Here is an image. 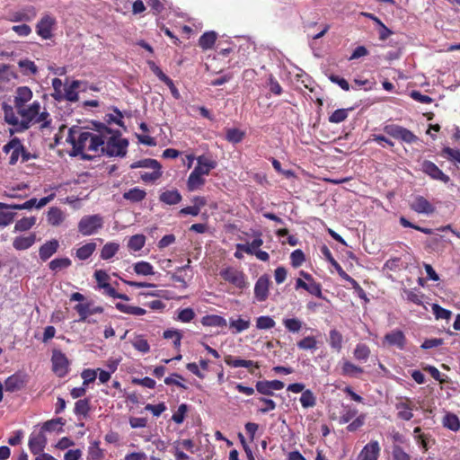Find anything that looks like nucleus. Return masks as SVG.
<instances>
[{
	"instance_id": "6",
	"label": "nucleus",
	"mask_w": 460,
	"mask_h": 460,
	"mask_svg": "<svg viewBox=\"0 0 460 460\" xmlns=\"http://www.w3.org/2000/svg\"><path fill=\"white\" fill-rule=\"evenodd\" d=\"M52 369L54 373L59 376H65L68 372V359L66 355L60 350H53L52 358Z\"/></svg>"
},
{
	"instance_id": "56",
	"label": "nucleus",
	"mask_w": 460,
	"mask_h": 460,
	"mask_svg": "<svg viewBox=\"0 0 460 460\" xmlns=\"http://www.w3.org/2000/svg\"><path fill=\"white\" fill-rule=\"evenodd\" d=\"M432 312L437 319H446L448 320L451 315L452 312L441 307L438 304L432 305Z\"/></svg>"
},
{
	"instance_id": "41",
	"label": "nucleus",
	"mask_w": 460,
	"mask_h": 460,
	"mask_svg": "<svg viewBox=\"0 0 460 460\" xmlns=\"http://www.w3.org/2000/svg\"><path fill=\"white\" fill-rule=\"evenodd\" d=\"M245 136V133L238 128H228L226 134V139L233 144L240 143Z\"/></svg>"
},
{
	"instance_id": "1",
	"label": "nucleus",
	"mask_w": 460,
	"mask_h": 460,
	"mask_svg": "<svg viewBox=\"0 0 460 460\" xmlns=\"http://www.w3.org/2000/svg\"><path fill=\"white\" fill-rule=\"evenodd\" d=\"M66 142L73 146L71 155H82L84 160L92 158V155L85 152L108 156H124L128 145L127 139L121 138L118 132L112 131L104 125H101L95 130H87L73 126L68 130Z\"/></svg>"
},
{
	"instance_id": "18",
	"label": "nucleus",
	"mask_w": 460,
	"mask_h": 460,
	"mask_svg": "<svg viewBox=\"0 0 460 460\" xmlns=\"http://www.w3.org/2000/svg\"><path fill=\"white\" fill-rule=\"evenodd\" d=\"M66 214L58 207H51L47 213V221L52 226H58L66 220Z\"/></svg>"
},
{
	"instance_id": "5",
	"label": "nucleus",
	"mask_w": 460,
	"mask_h": 460,
	"mask_svg": "<svg viewBox=\"0 0 460 460\" xmlns=\"http://www.w3.org/2000/svg\"><path fill=\"white\" fill-rule=\"evenodd\" d=\"M420 170L432 180L440 181L444 183H447L450 181L449 176L444 173L437 164L429 160H424L421 162Z\"/></svg>"
},
{
	"instance_id": "27",
	"label": "nucleus",
	"mask_w": 460,
	"mask_h": 460,
	"mask_svg": "<svg viewBox=\"0 0 460 460\" xmlns=\"http://www.w3.org/2000/svg\"><path fill=\"white\" fill-rule=\"evenodd\" d=\"M160 200L167 205H175L181 200V195L177 190H166L161 193Z\"/></svg>"
},
{
	"instance_id": "17",
	"label": "nucleus",
	"mask_w": 460,
	"mask_h": 460,
	"mask_svg": "<svg viewBox=\"0 0 460 460\" xmlns=\"http://www.w3.org/2000/svg\"><path fill=\"white\" fill-rule=\"evenodd\" d=\"M32 98V92L27 86H21L16 90V95L14 97V107L16 110L26 105Z\"/></svg>"
},
{
	"instance_id": "57",
	"label": "nucleus",
	"mask_w": 460,
	"mask_h": 460,
	"mask_svg": "<svg viewBox=\"0 0 460 460\" xmlns=\"http://www.w3.org/2000/svg\"><path fill=\"white\" fill-rule=\"evenodd\" d=\"M163 336L164 339H173V345L175 348H179L181 346L182 335L180 331L166 330L164 332Z\"/></svg>"
},
{
	"instance_id": "43",
	"label": "nucleus",
	"mask_w": 460,
	"mask_h": 460,
	"mask_svg": "<svg viewBox=\"0 0 460 460\" xmlns=\"http://www.w3.org/2000/svg\"><path fill=\"white\" fill-rule=\"evenodd\" d=\"M297 347L303 350H315L317 341L314 336H306L297 342Z\"/></svg>"
},
{
	"instance_id": "19",
	"label": "nucleus",
	"mask_w": 460,
	"mask_h": 460,
	"mask_svg": "<svg viewBox=\"0 0 460 460\" xmlns=\"http://www.w3.org/2000/svg\"><path fill=\"white\" fill-rule=\"evenodd\" d=\"M24 382V376L22 375L13 374L5 380V390L11 393L19 391L23 387Z\"/></svg>"
},
{
	"instance_id": "51",
	"label": "nucleus",
	"mask_w": 460,
	"mask_h": 460,
	"mask_svg": "<svg viewBox=\"0 0 460 460\" xmlns=\"http://www.w3.org/2000/svg\"><path fill=\"white\" fill-rule=\"evenodd\" d=\"M88 454L92 460H100V459L103 458L104 452L100 447L99 441H93L91 444V446L89 447Z\"/></svg>"
},
{
	"instance_id": "40",
	"label": "nucleus",
	"mask_w": 460,
	"mask_h": 460,
	"mask_svg": "<svg viewBox=\"0 0 460 460\" xmlns=\"http://www.w3.org/2000/svg\"><path fill=\"white\" fill-rule=\"evenodd\" d=\"M283 325L288 332L296 333L302 329L303 322L298 318H285Z\"/></svg>"
},
{
	"instance_id": "28",
	"label": "nucleus",
	"mask_w": 460,
	"mask_h": 460,
	"mask_svg": "<svg viewBox=\"0 0 460 460\" xmlns=\"http://www.w3.org/2000/svg\"><path fill=\"white\" fill-rule=\"evenodd\" d=\"M443 426L452 431L460 430V420L459 418L451 412H447L442 420Z\"/></svg>"
},
{
	"instance_id": "25",
	"label": "nucleus",
	"mask_w": 460,
	"mask_h": 460,
	"mask_svg": "<svg viewBox=\"0 0 460 460\" xmlns=\"http://www.w3.org/2000/svg\"><path fill=\"white\" fill-rule=\"evenodd\" d=\"M201 324L208 327H226L227 325L226 320L217 314H208L203 316L200 321Z\"/></svg>"
},
{
	"instance_id": "4",
	"label": "nucleus",
	"mask_w": 460,
	"mask_h": 460,
	"mask_svg": "<svg viewBox=\"0 0 460 460\" xmlns=\"http://www.w3.org/2000/svg\"><path fill=\"white\" fill-rule=\"evenodd\" d=\"M219 274L224 280L233 284L240 289L245 288L248 285L243 272L234 268L228 267L223 269L220 270Z\"/></svg>"
},
{
	"instance_id": "38",
	"label": "nucleus",
	"mask_w": 460,
	"mask_h": 460,
	"mask_svg": "<svg viewBox=\"0 0 460 460\" xmlns=\"http://www.w3.org/2000/svg\"><path fill=\"white\" fill-rule=\"evenodd\" d=\"M131 169L136 168H150V169H161V164L155 159L146 158L130 164Z\"/></svg>"
},
{
	"instance_id": "34",
	"label": "nucleus",
	"mask_w": 460,
	"mask_h": 460,
	"mask_svg": "<svg viewBox=\"0 0 460 460\" xmlns=\"http://www.w3.org/2000/svg\"><path fill=\"white\" fill-rule=\"evenodd\" d=\"M115 307L121 313L133 314V315H144L146 311L144 308L129 305L122 303H117Z\"/></svg>"
},
{
	"instance_id": "23",
	"label": "nucleus",
	"mask_w": 460,
	"mask_h": 460,
	"mask_svg": "<svg viewBox=\"0 0 460 460\" xmlns=\"http://www.w3.org/2000/svg\"><path fill=\"white\" fill-rule=\"evenodd\" d=\"M251 321L249 317L243 318L240 316L238 319L231 318L229 320V327L232 329V332L234 334L243 332V331L249 329Z\"/></svg>"
},
{
	"instance_id": "35",
	"label": "nucleus",
	"mask_w": 460,
	"mask_h": 460,
	"mask_svg": "<svg viewBox=\"0 0 460 460\" xmlns=\"http://www.w3.org/2000/svg\"><path fill=\"white\" fill-rule=\"evenodd\" d=\"M146 243V236L144 234H135L132 235L128 242V247L129 250L133 252H138L140 251Z\"/></svg>"
},
{
	"instance_id": "7",
	"label": "nucleus",
	"mask_w": 460,
	"mask_h": 460,
	"mask_svg": "<svg viewBox=\"0 0 460 460\" xmlns=\"http://www.w3.org/2000/svg\"><path fill=\"white\" fill-rule=\"evenodd\" d=\"M56 25V19L49 15L44 14L36 26V31L44 40H49L52 36V30Z\"/></svg>"
},
{
	"instance_id": "13",
	"label": "nucleus",
	"mask_w": 460,
	"mask_h": 460,
	"mask_svg": "<svg viewBox=\"0 0 460 460\" xmlns=\"http://www.w3.org/2000/svg\"><path fill=\"white\" fill-rule=\"evenodd\" d=\"M411 208L419 214L426 215H430L435 211V207L422 196L414 198L411 203Z\"/></svg>"
},
{
	"instance_id": "48",
	"label": "nucleus",
	"mask_w": 460,
	"mask_h": 460,
	"mask_svg": "<svg viewBox=\"0 0 460 460\" xmlns=\"http://www.w3.org/2000/svg\"><path fill=\"white\" fill-rule=\"evenodd\" d=\"M275 321L268 315L260 316L256 319V328L259 330H269L275 326Z\"/></svg>"
},
{
	"instance_id": "24",
	"label": "nucleus",
	"mask_w": 460,
	"mask_h": 460,
	"mask_svg": "<svg viewBox=\"0 0 460 460\" xmlns=\"http://www.w3.org/2000/svg\"><path fill=\"white\" fill-rule=\"evenodd\" d=\"M262 244L263 240L261 238V234H258L251 243L237 244V249L247 254L253 255Z\"/></svg>"
},
{
	"instance_id": "60",
	"label": "nucleus",
	"mask_w": 460,
	"mask_h": 460,
	"mask_svg": "<svg viewBox=\"0 0 460 460\" xmlns=\"http://www.w3.org/2000/svg\"><path fill=\"white\" fill-rule=\"evenodd\" d=\"M94 278H95V279L97 281L98 288H101V289L103 288V286L109 284L108 281L110 279V276L107 274L106 271H104L102 270H95Z\"/></svg>"
},
{
	"instance_id": "30",
	"label": "nucleus",
	"mask_w": 460,
	"mask_h": 460,
	"mask_svg": "<svg viewBox=\"0 0 460 460\" xmlns=\"http://www.w3.org/2000/svg\"><path fill=\"white\" fill-rule=\"evenodd\" d=\"M119 249V243L109 242L102 248L100 257L105 261L110 260L118 252Z\"/></svg>"
},
{
	"instance_id": "11",
	"label": "nucleus",
	"mask_w": 460,
	"mask_h": 460,
	"mask_svg": "<svg viewBox=\"0 0 460 460\" xmlns=\"http://www.w3.org/2000/svg\"><path fill=\"white\" fill-rule=\"evenodd\" d=\"M284 386V383L279 380L258 381L256 383V390L264 395H273L274 391L281 390Z\"/></svg>"
},
{
	"instance_id": "37",
	"label": "nucleus",
	"mask_w": 460,
	"mask_h": 460,
	"mask_svg": "<svg viewBox=\"0 0 460 460\" xmlns=\"http://www.w3.org/2000/svg\"><path fill=\"white\" fill-rule=\"evenodd\" d=\"M217 40V34L214 31L204 33L199 40V45L203 49H209L213 47Z\"/></svg>"
},
{
	"instance_id": "52",
	"label": "nucleus",
	"mask_w": 460,
	"mask_h": 460,
	"mask_svg": "<svg viewBox=\"0 0 460 460\" xmlns=\"http://www.w3.org/2000/svg\"><path fill=\"white\" fill-rule=\"evenodd\" d=\"M90 410V402L88 399L78 400L75 405V413L85 417Z\"/></svg>"
},
{
	"instance_id": "3",
	"label": "nucleus",
	"mask_w": 460,
	"mask_h": 460,
	"mask_svg": "<svg viewBox=\"0 0 460 460\" xmlns=\"http://www.w3.org/2000/svg\"><path fill=\"white\" fill-rule=\"evenodd\" d=\"M40 110V103L37 101L33 102L31 105L23 106L17 111L21 116V129H27L31 123H35L39 111Z\"/></svg>"
},
{
	"instance_id": "55",
	"label": "nucleus",
	"mask_w": 460,
	"mask_h": 460,
	"mask_svg": "<svg viewBox=\"0 0 460 460\" xmlns=\"http://www.w3.org/2000/svg\"><path fill=\"white\" fill-rule=\"evenodd\" d=\"M195 312L191 308H184L178 312L177 317L175 318L177 321L181 323H190L195 317Z\"/></svg>"
},
{
	"instance_id": "54",
	"label": "nucleus",
	"mask_w": 460,
	"mask_h": 460,
	"mask_svg": "<svg viewBox=\"0 0 460 460\" xmlns=\"http://www.w3.org/2000/svg\"><path fill=\"white\" fill-rule=\"evenodd\" d=\"M18 65L24 74L36 75L38 72L36 65L31 60L22 59L18 62Z\"/></svg>"
},
{
	"instance_id": "61",
	"label": "nucleus",
	"mask_w": 460,
	"mask_h": 460,
	"mask_svg": "<svg viewBox=\"0 0 460 460\" xmlns=\"http://www.w3.org/2000/svg\"><path fill=\"white\" fill-rule=\"evenodd\" d=\"M133 347L142 352L146 353L150 350V346L146 339H143L142 337H137L135 339V341L132 342Z\"/></svg>"
},
{
	"instance_id": "64",
	"label": "nucleus",
	"mask_w": 460,
	"mask_h": 460,
	"mask_svg": "<svg viewBox=\"0 0 460 460\" xmlns=\"http://www.w3.org/2000/svg\"><path fill=\"white\" fill-rule=\"evenodd\" d=\"M145 410L158 417L166 410V405L164 402L155 405L148 403L145 406Z\"/></svg>"
},
{
	"instance_id": "16",
	"label": "nucleus",
	"mask_w": 460,
	"mask_h": 460,
	"mask_svg": "<svg viewBox=\"0 0 460 460\" xmlns=\"http://www.w3.org/2000/svg\"><path fill=\"white\" fill-rule=\"evenodd\" d=\"M385 342L389 346H394L400 349H402L405 345V336L400 330H394L385 334L384 338Z\"/></svg>"
},
{
	"instance_id": "14",
	"label": "nucleus",
	"mask_w": 460,
	"mask_h": 460,
	"mask_svg": "<svg viewBox=\"0 0 460 460\" xmlns=\"http://www.w3.org/2000/svg\"><path fill=\"white\" fill-rule=\"evenodd\" d=\"M295 288L296 290L303 288L311 295L317 296L318 298L323 297L322 287L319 283L315 282L314 280L305 281L303 279L298 278L296 280Z\"/></svg>"
},
{
	"instance_id": "46",
	"label": "nucleus",
	"mask_w": 460,
	"mask_h": 460,
	"mask_svg": "<svg viewBox=\"0 0 460 460\" xmlns=\"http://www.w3.org/2000/svg\"><path fill=\"white\" fill-rule=\"evenodd\" d=\"M441 155L446 159L460 164V150L446 146L441 151Z\"/></svg>"
},
{
	"instance_id": "20",
	"label": "nucleus",
	"mask_w": 460,
	"mask_h": 460,
	"mask_svg": "<svg viewBox=\"0 0 460 460\" xmlns=\"http://www.w3.org/2000/svg\"><path fill=\"white\" fill-rule=\"evenodd\" d=\"M35 240L34 234H30L27 236H17L13 242V246L18 251L27 250L33 245Z\"/></svg>"
},
{
	"instance_id": "21",
	"label": "nucleus",
	"mask_w": 460,
	"mask_h": 460,
	"mask_svg": "<svg viewBox=\"0 0 460 460\" xmlns=\"http://www.w3.org/2000/svg\"><path fill=\"white\" fill-rule=\"evenodd\" d=\"M395 408L398 411V412H397L398 418H400L403 420H410L412 419L413 407L411 405V402L409 400H406V402H400L396 403Z\"/></svg>"
},
{
	"instance_id": "47",
	"label": "nucleus",
	"mask_w": 460,
	"mask_h": 460,
	"mask_svg": "<svg viewBox=\"0 0 460 460\" xmlns=\"http://www.w3.org/2000/svg\"><path fill=\"white\" fill-rule=\"evenodd\" d=\"M71 260L68 258H57L49 262V269L54 271H58L66 269L71 265Z\"/></svg>"
},
{
	"instance_id": "32",
	"label": "nucleus",
	"mask_w": 460,
	"mask_h": 460,
	"mask_svg": "<svg viewBox=\"0 0 460 460\" xmlns=\"http://www.w3.org/2000/svg\"><path fill=\"white\" fill-rule=\"evenodd\" d=\"M96 249V243L93 242L87 243L84 245L81 246L76 250V257L81 260L84 261L87 260L92 256V254L94 252Z\"/></svg>"
},
{
	"instance_id": "36",
	"label": "nucleus",
	"mask_w": 460,
	"mask_h": 460,
	"mask_svg": "<svg viewBox=\"0 0 460 460\" xmlns=\"http://www.w3.org/2000/svg\"><path fill=\"white\" fill-rule=\"evenodd\" d=\"M133 267H134V271L137 275L149 276V275L155 274L153 266L147 261H142L136 262Z\"/></svg>"
},
{
	"instance_id": "9",
	"label": "nucleus",
	"mask_w": 460,
	"mask_h": 460,
	"mask_svg": "<svg viewBox=\"0 0 460 460\" xmlns=\"http://www.w3.org/2000/svg\"><path fill=\"white\" fill-rule=\"evenodd\" d=\"M75 310L79 314V322H86L88 317L95 314H102L103 308L102 306H94L92 303H80L75 306Z\"/></svg>"
},
{
	"instance_id": "2",
	"label": "nucleus",
	"mask_w": 460,
	"mask_h": 460,
	"mask_svg": "<svg viewBox=\"0 0 460 460\" xmlns=\"http://www.w3.org/2000/svg\"><path fill=\"white\" fill-rule=\"evenodd\" d=\"M103 226V217L101 215L84 216L78 223V232L84 236L96 234Z\"/></svg>"
},
{
	"instance_id": "8",
	"label": "nucleus",
	"mask_w": 460,
	"mask_h": 460,
	"mask_svg": "<svg viewBox=\"0 0 460 460\" xmlns=\"http://www.w3.org/2000/svg\"><path fill=\"white\" fill-rule=\"evenodd\" d=\"M270 277L261 275L254 286V297L259 302H264L269 296Z\"/></svg>"
},
{
	"instance_id": "22",
	"label": "nucleus",
	"mask_w": 460,
	"mask_h": 460,
	"mask_svg": "<svg viewBox=\"0 0 460 460\" xmlns=\"http://www.w3.org/2000/svg\"><path fill=\"white\" fill-rule=\"evenodd\" d=\"M59 243L57 240L47 242L40 248L39 254L42 261H47L50 258L58 249Z\"/></svg>"
},
{
	"instance_id": "50",
	"label": "nucleus",
	"mask_w": 460,
	"mask_h": 460,
	"mask_svg": "<svg viewBox=\"0 0 460 460\" xmlns=\"http://www.w3.org/2000/svg\"><path fill=\"white\" fill-rule=\"evenodd\" d=\"M363 369L355 364L345 361L342 366V374L350 376H357L358 374H361Z\"/></svg>"
},
{
	"instance_id": "63",
	"label": "nucleus",
	"mask_w": 460,
	"mask_h": 460,
	"mask_svg": "<svg viewBox=\"0 0 460 460\" xmlns=\"http://www.w3.org/2000/svg\"><path fill=\"white\" fill-rule=\"evenodd\" d=\"M403 127L394 124L386 125L384 128V131L389 136L399 139Z\"/></svg>"
},
{
	"instance_id": "31",
	"label": "nucleus",
	"mask_w": 460,
	"mask_h": 460,
	"mask_svg": "<svg viewBox=\"0 0 460 460\" xmlns=\"http://www.w3.org/2000/svg\"><path fill=\"white\" fill-rule=\"evenodd\" d=\"M146 193L144 190L135 187L124 192L123 198L131 202H139L146 198Z\"/></svg>"
},
{
	"instance_id": "49",
	"label": "nucleus",
	"mask_w": 460,
	"mask_h": 460,
	"mask_svg": "<svg viewBox=\"0 0 460 460\" xmlns=\"http://www.w3.org/2000/svg\"><path fill=\"white\" fill-rule=\"evenodd\" d=\"M370 355L369 348L363 343H358L354 349V357L362 361H367Z\"/></svg>"
},
{
	"instance_id": "26",
	"label": "nucleus",
	"mask_w": 460,
	"mask_h": 460,
	"mask_svg": "<svg viewBox=\"0 0 460 460\" xmlns=\"http://www.w3.org/2000/svg\"><path fill=\"white\" fill-rule=\"evenodd\" d=\"M205 182L206 180L203 175L192 171L187 181V188L190 191H194L200 189Z\"/></svg>"
},
{
	"instance_id": "33",
	"label": "nucleus",
	"mask_w": 460,
	"mask_h": 460,
	"mask_svg": "<svg viewBox=\"0 0 460 460\" xmlns=\"http://www.w3.org/2000/svg\"><path fill=\"white\" fill-rule=\"evenodd\" d=\"M342 341L343 337L339 331H337L336 329H332L330 331L329 344L332 349H335L338 352L341 351L342 348Z\"/></svg>"
},
{
	"instance_id": "29",
	"label": "nucleus",
	"mask_w": 460,
	"mask_h": 460,
	"mask_svg": "<svg viewBox=\"0 0 460 460\" xmlns=\"http://www.w3.org/2000/svg\"><path fill=\"white\" fill-rule=\"evenodd\" d=\"M80 82L77 80L73 81L70 84L65 85L64 96L65 100L69 102H76L78 100L77 89L79 88Z\"/></svg>"
},
{
	"instance_id": "53",
	"label": "nucleus",
	"mask_w": 460,
	"mask_h": 460,
	"mask_svg": "<svg viewBox=\"0 0 460 460\" xmlns=\"http://www.w3.org/2000/svg\"><path fill=\"white\" fill-rule=\"evenodd\" d=\"M351 109H338L334 111L329 117V121L332 123H341L348 118V112Z\"/></svg>"
},
{
	"instance_id": "44",
	"label": "nucleus",
	"mask_w": 460,
	"mask_h": 460,
	"mask_svg": "<svg viewBox=\"0 0 460 460\" xmlns=\"http://www.w3.org/2000/svg\"><path fill=\"white\" fill-rule=\"evenodd\" d=\"M300 402L304 408L314 407L316 403V398L313 392L307 389L302 393L300 397Z\"/></svg>"
},
{
	"instance_id": "59",
	"label": "nucleus",
	"mask_w": 460,
	"mask_h": 460,
	"mask_svg": "<svg viewBox=\"0 0 460 460\" xmlns=\"http://www.w3.org/2000/svg\"><path fill=\"white\" fill-rule=\"evenodd\" d=\"M290 260L292 266L297 268L303 264L305 258L304 252L300 249H297L291 253Z\"/></svg>"
},
{
	"instance_id": "62",
	"label": "nucleus",
	"mask_w": 460,
	"mask_h": 460,
	"mask_svg": "<svg viewBox=\"0 0 460 460\" xmlns=\"http://www.w3.org/2000/svg\"><path fill=\"white\" fill-rule=\"evenodd\" d=\"M187 410H188V407L185 403L181 404L178 407L177 411L173 413L172 420L177 424L182 423L184 420Z\"/></svg>"
},
{
	"instance_id": "58",
	"label": "nucleus",
	"mask_w": 460,
	"mask_h": 460,
	"mask_svg": "<svg viewBox=\"0 0 460 460\" xmlns=\"http://www.w3.org/2000/svg\"><path fill=\"white\" fill-rule=\"evenodd\" d=\"M403 294L408 301L416 305H422L423 295L411 289H404Z\"/></svg>"
},
{
	"instance_id": "15",
	"label": "nucleus",
	"mask_w": 460,
	"mask_h": 460,
	"mask_svg": "<svg viewBox=\"0 0 460 460\" xmlns=\"http://www.w3.org/2000/svg\"><path fill=\"white\" fill-rule=\"evenodd\" d=\"M380 453V446L377 441H370L359 454V460H377Z\"/></svg>"
},
{
	"instance_id": "45",
	"label": "nucleus",
	"mask_w": 460,
	"mask_h": 460,
	"mask_svg": "<svg viewBox=\"0 0 460 460\" xmlns=\"http://www.w3.org/2000/svg\"><path fill=\"white\" fill-rule=\"evenodd\" d=\"M357 414L358 410L356 408L345 406L339 419L340 424L349 423L354 417L357 416Z\"/></svg>"
},
{
	"instance_id": "10",
	"label": "nucleus",
	"mask_w": 460,
	"mask_h": 460,
	"mask_svg": "<svg viewBox=\"0 0 460 460\" xmlns=\"http://www.w3.org/2000/svg\"><path fill=\"white\" fill-rule=\"evenodd\" d=\"M47 445V438L42 431L32 433L29 438V448L33 455H40Z\"/></svg>"
},
{
	"instance_id": "39",
	"label": "nucleus",
	"mask_w": 460,
	"mask_h": 460,
	"mask_svg": "<svg viewBox=\"0 0 460 460\" xmlns=\"http://www.w3.org/2000/svg\"><path fill=\"white\" fill-rule=\"evenodd\" d=\"M36 16V12L33 7H30L22 12H18L13 14V22H30Z\"/></svg>"
},
{
	"instance_id": "12",
	"label": "nucleus",
	"mask_w": 460,
	"mask_h": 460,
	"mask_svg": "<svg viewBox=\"0 0 460 460\" xmlns=\"http://www.w3.org/2000/svg\"><path fill=\"white\" fill-rule=\"evenodd\" d=\"M197 165L194 168V172L203 176L208 175L210 171L215 169L217 163L206 155H199L196 158Z\"/></svg>"
},
{
	"instance_id": "42",
	"label": "nucleus",
	"mask_w": 460,
	"mask_h": 460,
	"mask_svg": "<svg viewBox=\"0 0 460 460\" xmlns=\"http://www.w3.org/2000/svg\"><path fill=\"white\" fill-rule=\"evenodd\" d=\"M36 223L35 217H22L18 220L15 224L14 230L15 231H27L31 229Z\"/></svg>"
}]
</instances>
